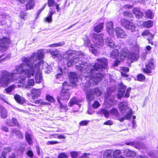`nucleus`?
Segmentation results:
<instances>
[{
	"label": "nucleus",
	"instance_id": "27",
	"mask_svg": "<svg viewBox=\"0 0 158 158\" xmlns=\"http://www.w3.org/2000/svg\"><path fill=\"white\" fill-rule=\"evenodd\" d=\"M114 104L113 100L110 99L106 98L104 102V105H106V107L107 108H109L111 106H113Z\"/></svg>",
	"mask_w": 158,
	"mask_h": 158
},
{
	"label": "nucleus",
	"instance_id": "43",
	"mask_svg": "<svg viewBox=\"0 0 158 158\" xmlns=\"http://www.w3.org/2000/svg\"><path fill=\"white\" fill-rule=\"evenodd\" d=\"M145 77L143 75L139 74L137 76L138 80L140 81H143L145 79Z\"/></svg>",
	"mask_w": 158,
	"mask_h": 158
},
{
	"label": "nucleus",
	"instance_id": "4",
	"mask_svg": "<svg viewBox=\"0 0 158 158\" xmlns=\"http://www.w3.org/2000/svg\"><path fill=\"white\" fill-rule=\"evenodd\" d=\"M104 39H105V35L103 34L94 35L93 40L94 44L93 45L91 44L87 35H85L83 38L85 46L88 47L89 50L95 55L97 54V49L103 45Z\"/></svg>",
	"mask_w": 158,
	"mask_h": 158
},
{
	"label": "nucleus",
	"instance_id": "37",
	"mask_svg": "<svg viewBox=\"0 0 158 158\" xmlns=\"http://www.w3.org/2000/svg\"><path fill=\"white\" fill-rule=\"evenodd\" d=\"M141 35L144 36H149L151 37H153L154 35L150 33L148 30H146L141 34Z\"/></svg>",
	"mask_w": 158,
	"mask_h": 158
},
{
	"label": "nucleus",
	"instance_id": "23",
	"mask_svg": "<svg viewBox=\"0 0 158 158\" xmlns=\"http://www.w3.org/2000/svg\"><path fill=\"white\" fill-rule=\"evenodd\" d=\"M133 12L136 17L138 19L141 18L143 16V13L138 8H134L133 10Z\"/></svg>",
	"mask_w": 158,
	"mask_h": 158
},
{
	"label": "nucleus",
	"instance_id": "25",
	"mask_svg": "<svg viewBox=\"0 0 158 158\" xmlns=\"http://www.w3.org/2000/svg\"><path fill=\"white\" fill-rule=\"evenodd\" d=\"M13 133H15L18 136V138L20 139H22L23 137V135L22 133L15 129H12L10 135H13Z\"/></svg>",
	"mask_w": 158,
	"mask_h": 158
},
{
	"label": "nucleus",
	"instance_id": "6",
	"mask_svg": "<svg viewBox=\"0 0 158 158\" xmlns=\"http://www.w3.org/2000/svg\"><path fill=\"white\" fill-rule=\"evenodd\" d=\"M135 53L129 52L127 53V52H124L123 50L121 51L120 53L119 58L122 60H123L124 59L127 57L128 58L132 60H137L138 59V54L139 50V46L138 44L135 45Z\"/></svg>",
	"mask_w": 158,
	"mask_h": 158
},
{
	"label": "nucleus",
	"instance_id": "40",
	"mask_svg": "<svg viewBox=\"0 0 158 158\" xmlns=\"http://www.w3.org/2000/svg\"><path fill=\"white\" fill-rule=\"evenodd\" d=\"M80 152L74 151L70 153L71 156L73 158H77L79 155Z\"/></svg>",
	"mask_w": 158,
	"mask_h": 158
},
{
	"label": "nucleus",
	"instance_id": "49",
	"mask_svg": "<svg viewBox=\"0 0 158 158\" xmlns=\"http://www.w3.org/2000/svg\"><path fill=\"white\" fill-rule=\"evenodd\" d=\"M131 89V88H128L127 90L126 93L125 95V97L128 98L130 96V92Z\"/></svg>",
	"mask_w": 158,
	"mask_h": 158
},
{
	"label": "nucleus",
	"instance_id": "16",
	"mask_svg": "<svg viewBox=\"0 0 158 158\" xmlns=\"http://www.w3.org/2000/svg\"><path fill=\"white\" fill-rule=\"evenodd\" d=\"M69 98V94L67 90L63 89L61 90L60 99L63 100H68Z\"/></svg>",
	"mask_w": 158,
	"mask_h": 158
},
{
	"label": "nucleus",
	"instance_id": "19",
	"mask_svg": "<svg viewBox=\"0 0 158 158\" xmlns=\"http://www.w3.org/2000/svg\"><path fill=\"white\" fill-rule=\"evenodd\" d=\"M146 69H144V71L147 73H151V70L153 69L154 64L152 60H151L150 62L148 64H146Z\"/></svg>",
	"mask_w": 158,
	"mask_h": 158
},
{
	"label": "nucleus",
	"instance_id": "34",
	"mask_svg": "<svg viewBox=\"0 0 158 158\" xmlns=\"http://www.w3.org/2000/svg\"><path fill=\"white\" fill-rule=\"evenodd\" d=\"M0 115L2 118H6L7 116V111L4 108H2L1 110Z\"/></svg>",
	"mask_w": 158,
	"mask_h": 158
},
{
	"label": "nucleus",
	"instance_id": "21",
	"mask_svg": "<svg viewBox=\"0 0 158 158\" xmlns=\"http://www.w3.org/2000/svg\"><path fill=\"white\" fill-rule=\"evenodd\" d=\"M77 53V54H80V53H77L76 51L74 50H69L65 53L64 57L67 60L69 59V57H70L71 56H73Z\"/></svg>",
	"mask_w": 158,
	"mask_h": 158
},
{
	"label": "nucleus",
	"instance_id": "63",
	"mask_svg": "<svg viewBox=\"0 0 158 158\" xmlns=\"http://www.w3.org/2000/svg\"><path fill=\"white\" fill-rule=\"evenodd\" d=\"M124 93L120 92L117 95L118 98L119 99L121 98L123 96Z\"/></svg>",
	"mask_w": 158,
	"mask_h": 158
},
{
	"label": "nucleus",
	"instance_id": "60",
	"mask_svg": "<svg viewBox=\"0 0 158 158\" xmlns=\"http://www.w3.org/2000/svg\"><path fill=\"white\" fill-rule=\"evenodd\" d=\"M59 142L57 141H49L48 142L47 144H53L58 143Z\"/></svg>",
	"mask_w": 158,
	"mask_h": 158
},
{
	"label": "nucleus",
	"instance_id": "26",
	"mask_svg": "<svg viewBox=\"0 0 158 158\" xmlns=\"http://www.w3.org/2000/svg\"><path fill=\"white\" fill-rule=\"evenodd\" d=\"M14 97L17 102L20 104H23L25 101L24 98L18 94H15Z\"/></svg>",
	"mask_w": 158,
	"mask_h": 158
},
{
	"label": "nucleus",
	"instance_id": "2",
	"mask_svg": "<svg viewBox=\"0 0 158 158\" xmlns=\"http://www.w3.org/2000/svg\"><path fill=\"white\" fill-rule=\"evenodd\" d=\"M106 64L104 62L100 63L102 66L101 69L97 71H94L93 74H91L89 75L87 74L86 75H84L85 80L89 79L87 81L85 85L83 88L84 90L85 91L86 93V98L89 103H90V102L94 99V93L97 96H100L101 94L102 93L98 88H95L94 90L92 89L94 85L97 84L103 77V74L100 73L103 69H106L107 67L108 64V60L106 59Z\"/></svg>",
	"mask_w": 158,
	"mask_h": 158
},
{
	"label": "nucleus",
	"instance_id": "44",
	"mask_svg": "<svg viewBox=\"0 0 158 158\" xmlns=\"http://www.w3.org/2000/svg\"><path fill=\"white\" fill-rule=\"evenodd\" d=\"M46 99L47 100L51 102H54L55 101V100L53 97L49 95L46 96Z\"/></svg>",
	"mask_w": 158,
	"mask_h": 158
},
{
	"label": "nucleus",
	"instance_id": "12",
	"mask_svg": "<svg viewBox=\"0 0 158 158\" xmlns=\"http://www.w3.org/2000/svg\"><path fill=\"white\" fill-rule=\"evenodd\" d=\"M115 35L118 38H126L127 36V33L123 29L119 27L114 29Z\"/></svg>",
	"mask_w": 158,
	"mask_h": 158
},
{
	"label": "nucleus",
	"instance_id": "58",
	"mask_svg": "<svg viewBox=\"0 0 158 158\" xmlns=\"http://www.w3.org/2000/svg\"><path fill=\"white\" fill-rule=\"evenodd\" d=\"M125 144L127 145L133 146L135 145V143L133 142H126L125 143Z\"/></svg>",
	"mask_w": 158,
	"mask_h": 158
},
{
	"label": "nucleus",
	"instance_id": "35",
	"mask_svg": "<svg viewBox=\"0 0 158 158\" xmlns=\"http://www.w3.org/2000/svg\"><path fill=\"white\" fill-rule=\"evenodd\" d=\"M122 153V152L120 150H114L113 153V156L114 158H118L119 156H118L120 155Z\"/></svg>",
	"mask_w": 158,
	"mask_h": 158
},
{
	"label": "nucleus",
	"instance_id": "11",
	"mask_svg": "<svg viewBox=\"0 0 158 158\" xmlns=\"http://www.w3.org/2000/svg\"><path fill=\"white\" fill-rule=\"evenodd\" d=\"M10 39L5 37L1 39L0 38V51L3 52L6 50L7 48L6 44L10 43Z\"/></svg>",
	"mask_w": 158,
	"mask_h": 158
},
{
	"label": "nucleus",
	"instance_id": "18",
	"mask_svg": "<svg viewBox=\"0 0 158 158\" xmlns=\"http://www.w3.org/2000/svg\"><path fill=\"white\" fill-rule=\"evenodd\" d=\"M112 150L108 149L102 151V152L103 154L104 158H112Z\"/></svg>",
	"mask_w": 158,
	"mask_h": 158
},
{
	"label": "nucleus",
	"instance_id": "39",
	"mask_svg": "<svg viewBox=\"0 0 158 158\" xmlns=\"http://www.w3.org/2000/svg\"><path fill=\"white\" fill-rule=\"evenodd\" d=\"M148 155L149 156L152 158H157L158 157V152L157 153L150 152L148 153Z\"/></svg>",
	"mask_w": 158,
	"mask_h": 158
},
{
	"label": "nucleus",
	"instance_id": "20",
	"mask_svg": "<svg viewBox=\"0 0 158 158\" xmlns=\"http://www.w3.org/2000/svg\"><path fill=\"white\" fill-rule=\"evenodd\" d=\"M81 102V100L77 99L75 98H73L70 100L69 106H72L73 105L76 104L78 105L79 107H80L81 104L78 103Z\"/></svg>",
	"mask_w": 158,
	"mask_h": 158
},
{
	"label": "nucleus",
	"instance_id": "32",
	"mask_svg": "<svg viewBox=\"0 0 158 158\" xmlns=\"http://www.w3.org/2000/svg\"><path fill=\"white\" fill-rule=\"evenodd\" d=\"M145 15L146 17L150 19H152L154 18V14L150 10H148L145 11Z\"/></svg>",
	"mask_w": 158,
	"mask_h": 158
},
{
	"label": "nucleus",
	"instance_id": "9",
	"mask_svg": "<svg viewBox=\"0 0 158 158\" xmlns=\"http://www.w3.org/2000/svg\"><path fill=\"white\" fill-rule=\"evenodd\" d=\"M121 23L124 27L130 30L131 32L135 31L137 30L136 26L133 22L126 19H122Z\"/></svg>",
	"mask_w": 158,
	"mask_h": 158
},
{
	"label": "nucleus",
	"instance_id": "42",
	"mask_svg": "<svg viewBox=\"0 0 158 158\" xmlns=\"http://www.w3.org/2000/svg\"><path fill=\"white\" fill-rule=\"evenodd\" d=\"M58 102L60 104V108L61 109L66 111L67 110V106H63L60 102V98H57Z\"/></svg>",
	"mask_w": 158,
	"mask_h": 158
},
{
	"label": "nucleus",
	"instance_id": "51",
	"mask_svg": "<svg viewBox=\"0 0 158 158\" xmlns=\"http://www.w3.org/2000/svg\"><path fill=\"white\" fill-rule=\"evenodd\" d=\"M11 150V148L10 147L5 148L4 149V150L2 152H4V154H6L7 153L10 152Z\"/></svg>",
	"mask_w": 158,
	"mask_h": 158
},
{
	"label": "nucleus",
	"instance_id": "52",
	"mask_svg": "<svg viewBox=\"0 0 158 158\" xmlns=\"http://www.w3.org/2000/svg\"><path fill=\"white\" fill-rule=\"evenodd\" d=\"M89 122V121H82L80 123V125L81 126H86L87 125L88 123Z\"/></svg>",
	"mask_w": 158,
	"mask_h": 158
},
{
	"label": "nucleus",
	"instance_id": "10",
	"mask_svg": "<svg viewBox=\"0 0 158 158\" xmlns=\"http://www.w3.org/2000/svg\"><path fill=\"white\" fill-rule=\"evenodd\" d=\"M101 114H103L104 115L105 117L107 118L109 116L110 113L111 114L114 115L115 116L118 117L119 115V112L115 108H113L112 109L110 112H109L105 109H102L100 111Z\"/></svg>",
	"mask_w": 158,
	"mask_h": 158
},
{
	"label": "nucleus",
	"instance_id": "33",
	"mask_svg": "<svg viewBox=\"0 0 158 158\" xmlns=\"http://www.w3.org/2000/svg\"><path fill=\"white\" fill-rule=\"evenodd\" d=\"M104 23H102L99 24L95 27L94 30L95 31L99 32L102 29L103 27Z\"/></svg>",
	"mask_w": 158,
	"mask_h": 158
},
{
	"label": "nucleus",
	"instance_id": "17",
	"mask_svg": "<svg viewBox=\"0 0 158 158\" xmlns=\"http://www.w3.org/2000/svg\"><path fill=\"white\" fill-rule=\"evenodd\" d=\"M123 154L127 157H134L136 155V153L134 151L128 149H126L124 150Z\"/></svg>",
	"mask_w": 158,
	"mask_h": 158
},
{
	"label": "nucleus",
	"instance_id": "13",
	"mask_svg": "<svg viewBox=\"0 0 158 158\" xmlns=\"http://www.w3.org/2000/svg\"><path fill=\"white\" fill-rule=\"evenodd\" d=\"M30 92L31 93L32 99L34 100L40 96L41 93V90L39 89L33 88L31 90Z\"/></svg>",
	"mask_w": 158,
	"mask_h": 158
},
{
	"label": "nucleus",
	"instance_id": "7",
	"mask_svg": "<svg viewBox=\"0 0 158 158\" xmlns=\"http://www.w3.org/2000/svg\"><path fill=\"white\" fill-rule=\"evenodd\" d=\"M16 74H19L15 73V77L16 79L10 78V81L11 80H18L19 82L24 85L25 88H27L28 89H29L31 86H33L34 85L35 82L34 80L32 79H29L28 81L26 83H25L24 81L26 80L27 77L25 75L17 76Z\"/></svg>",
	"mask_w": 158,
	"mask_h": 158
},
{
	"label": "nucleus",
	"instance_id": "61",
	"mask_svg": "<svg viewBox=\"0 0 158 158\" xmlns=\"http://www.w3.org/2000/svg\"><path fill=\"white\" fill-rule=\"evenodd\" d=\"M122 71L123 72L127 73L129 71V69L127 67H123L122 69Z\"/></svg>",
	"mask_w": 158,
	"mask_h": 158
},
{
	"label": "nucleus",
	"instance_id": "53",
	"mask_svg": "<svg viewBox=\"0 0 158 158\" xmlns=\"http://www.w3.org/2000/svg\"><path fill=\"white\" fill-rule=\"evenodd\" d=\"M113 122L112 121L109 120L104 122L103 123V124L104 125H113Z\"/></svg>",
	"mask_w": 158,
	"mask_h": 158
},
{
	"label": "nucleus",
	"instance_id": "14",
	"mask_svg": "<svg viewBox=\"0 0 158 158\" xmlns=\"http://www.w3.org/2000/svg\"><path fill=\"white\" fill-rule=\"evenodd\" d=\"M106 27L107 32L111 36L113 35L114 30L113 23L112 22H107L106 23Z\"/></svg>",
	"mask_w": 158,
	"mask_h": 158
},
{
	"label": "nucleus",
	"instance_id": "28",
	"mask_svg": "<svg viewBox=\"0 0 158 158\" xmlns=\"http://www.w3.org/2000/svg\"><path fill=\"white\" fill-rule=\"evenodd\" d=\"M110 57L113 59H116L119 56L118 51L116 49L113 50L110 53Z\"/></svg>",
	"mask_w": 158,
	"mask_h": 158
},
{
	"label": "nucleus",
	"instance_id": "62",
	"mask_svg": "<svg viewBox=\"0 0 158 158\" xmlns=\"http://www.w3.org/2000/svg\"><path fill=\"white\" fill-rule=\"evenodd\" d=\"M1 129L2 130L6 132H8V128L6 126H2Z\"/></svg>",
	"mask_w": 158,
	"mask_h": 158
},
{
	"label": "nucleus",
	"instance_id": "46",
	"mask_svg": "<svg viewBox=\"0 0 158 158\" xmlns=\"http://www.w3.org/2000/svg\"><path fill=\"white\" fill-rule=\"evenodd\" d=\"M12 120L13 123L14 124V126H16L17 127H19V124L16 118H12Z\"/></svg>",
	"mask_w": 158,
	"mask_h": 158
},
{
	"label": "nucleus",
	"instance_id": "48",
	"mask_svg": "<svg viewBox=\"0 0 158 158\" xmlns=\"http://www.w3.org/2000/svg\"><path fill=\"white\" fill-rule=\"evenodd\" d=\"M67 157L68 156L64 153H61L58 156V158H67Z\"/></svg>",
	"mask_w": 158,
	"mask_h": 158
},
{
	"label": "nucleus",
	"instance_id": "59",
	"mask_svg": "<svg viewBox=\"0 0 158 158\" xmlns=\"http://www.w3.org/2000/svg\"><path fill=\"white\" fill-rule=\"evenodd\" d=\"M154 37H151L148 38V43L149 44H151L152 45H153L154 44L153 42L152 41V40L153 39Z\"/></svg>",
	"mask_w": 158,
	"mask_h": 158
},
{
	"label": "nucleus",
	"instance_id": "30",
	"mask_svg": "<svg viewBox=\"0 0 158 158\" xmlns=\"http://www.w3.org/2000/svg\"><path fill=\"white\" fill-rule=\"evenodd\" d=\"M50 52L51 54L55 58H58L59 59L60 57L61 58V57L60 53L57 51L55 50L51 51Z\"/></svg>",
	"mask_w": 158,
	"mask_h": 158
},
{
	"label": "nucleus",
	"instance_id": "31",
	"mask_svg": "<svg viewBox=\"0 0 158 158\" xmlns=\"http://www.w3.org/2000/svg\"><path fill=\"white\" fill-rule=\"evenodd\" d=\"M153 22L151 20H148L145 21L143 23L144 26L147 28H150L153 26Z\"/></svg>",
	"mask_w": 158,
	"mask_h": 158
},
{
	"label": "nucleus",
	"instance_id": "8",
	"mask_svg": "<svg viewBox=\"0 0 158 158\" xmlns=\"http://www.w3.org/2000/svg\"><path fill=\"white\" fill-rule=\"evenodd\" d=\"M127 102L126 101L120 102L118 104V107L121 112L123 113L127 112V114L124 115L126 119H129L132 114V109L128 106Z\"/></svg>",
	"mask_w": 158,
	"mask_h": 158
},
{
	"label": "nucleus",
	"instance_id": "50",
	"mask_svg": "<svg viewBox=\"0 0 158 158\" xmlns=\"http://www.w3.org/2000/svg\"><path fill=\"white\" fill-rule=\"evenodd\" d=\"M27 155L31 158H32L33 156V153L32 151L28 150L26 153Z\"/></svg>",
	"mask_w": 158,
	"mask_h": 158
},
{
	"label": "nucleus",
	"instance_id": "29",
	"mask_svg": "<svg viewBox=\"0 0 158 158\" xmlns=\"http://www.w3.org/2000/svg\"><path fill=\"white\" fill-rule=\"evenodd\" d=\"M22 85H13L6 88L5 90L6 93L9 94L15 88L20 87Z\"/></svg>",
	"mask_w": 158,
	"mask_h": 158
},
{
	"label": "nucleus",
	"instance_id": "55",
	"mask_svg": "<svg viewBox=\"0 0 158 158\" xmlns=\"http://www.w3.org/2000/svg\"><path fill=\"white\" fill-rule=\"evenodd\" d=\"M139 146L136 147L137 148H139V149H144L146 148V146L143 144L142 143H139Z\"/></svg>",
	"mask_w": 158,
	"mask_h": 158
},
{
	"label": "nucleus",
	"instance_id": "36",
	"mask_svg": "<svg viewBox=\"0 0 158 158\" xmlns=\"http://www.w3.org/2000/svg\"><path fill=\"white\" fill-rule=\"evenodd\" d=\"M64 44V42L61 41L56 44H53L49 45V46L51 47H61Z\"/></svg>",
	"mask_w": 158,
	"mask_h": 158
},
{
	"label": "nucleus",
	"instance_id": "5",
	"mask_svg": "<svg viewBox=\"0 0 158 158\" xmlns=\"http://www.w3.org/2000/svg\"><path fill=\"white\" fill-rule=\"evenodd\" d=\"M1 77L0 79V87H6L8 86L10 82V79L12 78L15 79L14 77V73H10L7 71L2 70L1 71Z\"/></svg>",
	"mask_w": 158,
	"mask_h": 158
},
{
	"label": "nucleus",
	"instance_id": "64",
	"mask_svg": "<svg viewBox=\"0 0 158 158\" xmlns=\"http://www.w3.org/2000/svg\"><path fill=\"white\" fill-rule=\"evenodd\" d=\"M9 122H10V120L8 119H7L6 120V123L7 125H8L9 126H12V123Z\"/></svg>",
	"mask_w": 158,
	"mask_h": 158
},
{
	"label": "nucleus",
	"instance_id": "1",
	"mask_svg": "<svg viewBox=\"0 0 158 158\" xmlns=\"http://www.w3.org/2000/svg\"><path fill=\"white\" fill-rule=\"evenodd\" d=\"M43 51L42 49L32 54L30 57H23L21 63L15 67L13 71L14 77L15 73L25 75L28 78L34 76L35 73V79L37 83H39L42 81L41 73L40 70V65L43 64L42 59L44 57Z\"/></svg>",
	"mask_w": 158,
	"mask_h": 158
},
{
	"label": "nucleus",
	"instance_id": "47",
	"mask_svg": "<svg viewBox=\"0 0 158 158\" xmlns=\"http://www.w3.org/2000/svg\"><path fill=\"white\" fill-rule=\"evenodd\" d=\"M34 102L36 104H40L41 105L45 104L46 103L45 102H43L41 99L37 100H35Z\"/></svg>",
	"mask_w": 158,
	"mask_h": 158
},
{
	"label": "nucleus",
	"instance_id": "3",
	"mask_svg": "<svg viewBox=\"0 0 158 158\" xmlns=\"http://www.w3.org/2000/svg\"><path fill=\"white\" fill-rule=\"evenodd\" d=\"M84 56L83 53H80L77 54L74 56L73 58L69 60L67 62V65L68 67H71L76 63H79V64L76 66V68L78 70L82 73L84 75H86L88 74L89 75L93 74L94 71L101 69L102 66L100 63L104 62L106 64V59L102 58L98 59L96 60L97 62L95 64L88 65L87 62L84 60H79L82 58Z\"/></svg>",
	"mask_w": 158,
	"mask_h": 158
},
{
	"label": "nucleus",
	"instance_id": "38",
	"mask_svg": "<svg viewBox=\"0 0 158 158\" xmlns=\"http://www.w3.org/2000/svg\"><path fill=\"white\" fill-rule=\"evenodd\" d=\"M126 86L123 85V83H121L119 85V89L120 92L124 93V92L126 89Z\"/></svg>",
	"mask_w": 158,
	"mask_h": 158
},
{
	"label": "nucleus",
	"instance_id": "57",
	"mask_svg": "<svg viewBox=\"0 0 158 158\" xmlns=\"http://www.w3.org/2000/svg\"><path fill=\"white\" fill-rule=\"evenodd\" d=\"M89 153H85L82 156L79 158H89Z\"/></svg>",
	"mask_w": 158,
	"mask_h": 158
},
{
	"label": "nucleus",
	"instance_id": "15",
	"mask_svg": "<svg viewBox=\"0 0 158 158\" xmlns=\"http://www.w3.org/2000/svg\"><path fill=\"white\" fill-rule=\"evenodd\" d=\"M69 79L70 82L73 84H75L78 81L77 74L74 72H71L69 73Z\"/></svg>",
	"mask_w": 158,
	"mask_h": 158
},
{
	"label": "nucleus",
	"instance_id": "24",
	"mask_svg": "<svg viewBox=\"0 0 158 158\" xmlns=\"http://www.w3.org/2000/svg\"><path fill=\"white\" fill-rule=\"evenodd\" d=\"M106 44L110 48H114L116 47V45L114 41L109 38H107L106 40Z\"/></svg>",
	"mask_w": 158,
	"mask_h": 158
},
{
	"label": "nucleus",
	"instance_id": "45",
	"mask_svg": "<svg viewBox=\"0 0 158 158\" xmlns=\"http://www.w3.org/2000/svg\"><path fill=\"white\" fill-rule=\"evenodd\" d=\"M44 20L46 22L51 23L52 21V17L51 16H49L48 15L47 17L45 18Z\"/></svg>",
	"mask_w": 158,
	"mask_h": 158
},
{
	"label": "nucleus",
	"instance_id": "41",
	"mask_svg": "<svg viewBox=\"0 0 158 158\" xmlns=\"http://www.w3.org/2000/svg\"><path fill=\"white\" fill-rule=\"evenodd\" d=\"M58 71H59V72L56 75V78L57 79H59L61 77L62 74V69L59 67L58 69Z\"/></svg>",
	"mask_w": 158,
	"mask_h": 158
},
{
	"label": "nucleus",
	"instance_id": "22",
	"mask_svg": "<svg viewBox=\"0 0 158 158\" xmlns=\"http://www.w3.org/2000/svg\"><path fill=\"white\" fill-rule=\"evenodd\" d=\"M33 136L30 134L26 132L25 135V138L27 143L30 145H32L33 141L32 138Z\"/></svg>",
	"mask_w": 158,
	"mask_h": 158
},
{
	"label": "nucleus",
	"instance_id": "56",
	"mask_svg": "<svg viewBox=\"0 0 158 158\" xmlns=\"http://www.w3.org/2000/svg\"><path fill=\"white\" fill-rule=\"evenodd\" d=\"M123 15L124 16H128L129 17H131L132 16L131 14L127 11H126L123 12Z\"/></svg>",
	"mask_w": 158,
	"mask_h": 158
},
{
	"label": "nucleus",
	"instance_id": "54",
	"mask_svg": "<svg viewBox=\"0 0 158 158\" xmlns=\"http://www.w3.org/2000/svg\"><path fill=\"white\" fill-rule=\"evenodd\" d=\"M100 106L99 103L97 101L94 102V103L93 105V107L94 108H98Z\"/></svg>",
	"mask_w": 158,
	"mask_h": 158
}]
</instances>
